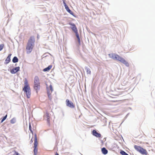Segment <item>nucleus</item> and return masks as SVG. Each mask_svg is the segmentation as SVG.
<instances>
[{
	"label": "nucleus",
	"mask_w": 155,
	"mask_h": 155,
	"mask_svg": "<svg viewBox=\"0 0 155 155\" xmlns=\"http://www.w3.org/2000/svg\"><path fill=\"white\" fill-rule=\"evenodd\" d=\"M4 46V45L3 44H2L0 45V51H1L3 48Z\"/></svg>",
	"instance_id": "4be33fe9"
},
{
	"label": "nucleus",
	"mask_w": 155,
	"mask_h": 155,
	"mask_svg": "<svg viewBox=\"0 0 155 155\" xmlns=\"http://www.w3.org/2000/svg\"><path fill=\"white\" fill-rule=\"evenodd\" d=\"M29 129L30 130V131L31 133L32 134H33V131L31 129V125L30 123L29 124Z\"/></svg>",
	"instance_id": "412c9836"
},
{
	"label": "nucleus",
	"mask_w": 155,
	"mask_h": 155,
	"mask_svg": "<svg viewBox=\"0 0 155 155\" xmlns=\"http://www.w3.org/2000/svg\"><path fill=\"white\" fill-rule=\"evenodd\" d=\"M7 117V115L6 114L5 116L1 120V123H2L6 118Z\"/></svg>",
	"instance_id": "aec40b11"
},
{
	"label": "nucleus",
	"mask_w": 155,
	"mask_h": 155,
	"mask_svg": "<svg viewBox=\"0 0 155 155\" xmlns=\"http://www.w3.org/2000/svg\"><path fill=\"white\" fill-rule=\"evenodd\" d=\"M55 155H59V154H58V153L57 152H56Z\"/></svg>",
	"instance_id": "a878e982"
},
{
	"label": "nucleus",
	"mask_w": 155,
	"mask_h": 155,
	"mask_svg": "<svg viewBox=\"0 0 155 155\" xmlns=\"http://www.w3.org/2000/svg\"><path fill=\"white\" fill-rule=\"evenodd\" d=\"M11 55V54H10L8 55V56L5 59V64H7L10 62L11 60L10 58Z\"/></svg>",
	"instance_id": "4468645a"
},
{
	"label": "nucleus",
	"mask_w": 155,
	"mask_h": 155,
	"mask_svg": "<svg viewBox=\"0 0 155 155\" xmlns=\"http://www.w3.org/2000/svg\"><path fill=\"white\" fill-rule=\"evenodd\" d=\"M40 84L39 79L37 76H36L34 78V88L38 94V91L40 89Z\"/></svg>",
	"instance_id": "20e7f679"
},
{
	"label": "nucleus",
	"mask_w": 155,
	"mask_h": 155,
	"mask_svg": "<svg viewBox=\"0 0 155 155\" xmlns=\"http://www.w3.org/2000/svg\"><path fill=\"white\" fill-rule=\"evenodd\" d=\"M47 92L48 97H49L53 91V89L51 85L49 86V87H47Z\"/></svg>",
	"instance_id": "9d476101"
},
{
	"label": "nucleus",
	"mask_w": 155,
	"mask_h": 155,
	"mask_svg": "<svg viewBox=\"0 0 155 155\" xmlns=\"http://www.w3.org/2000/svg\"><path fill=\"white\" fill-rule=\"evenodd\" d=\"M101 151L104 154H106L108 153L107 150L105 148L103 147L101 149Z\"/></svg>",
	"instance_id": "2eb2a0df"
},
{
	"label": "nucleus",
	"mask_w": 155,
	"mask_h": 155,
	"mask_svg": "<svg viewBox=\"0 0 155 155\" xmlns=\"http://www.w3.org/2000/svg\"><path fill=\"white\" fill-rule=\"evenodd\" d=\"M35 39L34 36H31L29 39L26 47V52L28 54L31 53L34 48Z\"/></svg>",
	"instance_id": "f257e3e1"
},
{
	"label": "nucleus",
	"mask_w": 155,
	"mask_h": 155,
	"mask_svg": "<svg viewBox=\"0 0 155 155\" xmlns=\"http://www.w3.org/2000/svg\"><path fill=\"white\" fill-rule=\"evenodd\" d=\"M120 153L122 155H129L128 154L126 153L125 152H124L123 150H121L120 151Z\"/></svg>",
	"instance_id": "6ab92c4d"
},
{
	"label": "nucleus",
	"mask_w": 155,
	"mask_h": 155,
	"mask_svg": "<svg viewBox=\"0 0 155 155\" xmlns=\"http://www.w3.org/2000/svg\"><path fill=\"white\" fill-rule=\"evenodd\" d=\"M86 70L87 74H91V71L89 68H87L86 69Z\"/></svg>",
	"instance_id": "a211bd4d"
},
{
	"label": "nucleus",
	"mask_w": 155,
	"mask_h": 155,
	"mask_svg": "<svg viewBox=\"0 0 155 155\" xmlns=\"http://www.w3.org/2000/svg\"><path fill=\"white\" fill-rule=\"evenodd\" d=\"M44 118L46 119L48 125L49 126H50V114L48 112H47L45 114H44Z\"/></svg>",
	"instance_id": "6e6552de"
},
{
	"label": "nucleus",
	"mask_w": 155,
	"mask_h": 155,
	"mask_svg": "<svg viewBox=\"0 0 155 155\" xmlns=\"http://www.w3.org/2000/svg\"><path fill=\"white\" fill-rule=\"evenodd\" d=\"M32 138H31V142L32 143L33 142V140H32Z\"/></svg>",
	"instance_id": "bb28decb"
},
{
	"label": "nucleus",
	"mask_w": 155,
	"mask_h": 155,
	"mask_svg": "<svg viewBox=\"0 0 155 155\" xmlns=\"http://www.w3.org/2000/svg\"><path fill=\"white\" fill-rule=\"evenodd\" d=\"M62 1L63 2V3L65 7V8L67 10V11L71 15H74V14L71 11L68 7L67 5H66V3H65V0H62Z\"/></svg>",
	"instance_id": "1a4fd4ad"
},
{
	"label": "nucleus",
	"mask_w": 155,
	"mask_h": 155,
	"mask_svg": "<svg viewBox=\"0 0 155 155\" xmlns=\"http://www.w3.org/2000/svg\"><path fill=\"white\" fill-rule=\"evenodd\" d=\"M38 142L36 134L35 135V140L34 143V152L35 155H36L38 151Z\"/></svg>",
	"instance_id": "423d86ee"
},
{
	"label": "nucleus",
	"mask_w": 155,
	"mask_h": 155,
	"mask_svg": "<svg viewBox=\"0 0 155 155\" xmlns=\"http://www.w3.org/2000/svg\"><path fill=\"white\" fill-rule=\"evenodd\" d=\"M75 33L76 34V36L77 39H79V38H80L79 35L78 33V31H77V32H75Z\"/></svg>",
	"instance_id": "5701e85b"
},
{
	"label": "nucleus",
	"mask_w": 155,
	"mask_h": 155,
	"mask_svg": "<svg viewBox=\"0 0 155 155\" xmlns=\"http://www.w3.org/2000/svg\"><path fill=\"white\" fill-rule=\"evenodd\" d=\"M52 66L51 65H50L48 66L44 69L43 70L44 71H49L52 68Z\"/></svg>",
	"instance_id": "dca6fc26"
},
{
	"label": "nucleus",
	"mask_w": 155,
	"mask_h": 155,
	"mask_svg": "<svg viewBox=\"0 0 155 155\" xmlns=\"http://www.w3.org/2000/svg\"><path fill=\"white\" fill-rule=\"evenodd\" d=\"M93 135L97 137H100L101 135L100 134L98 133L96 130H94L92 131Z\"/></svg>",
	"instance_id": "f8f14e48"
},
{
	"label": "nucleus",
	"mask_w": 155,
	"mask_h": 155,
	"mask_svg": "<svg viewBox=\"0 0 155 155\" xmlns=\"http://www.w3.org/2000/svg\"><path fill=\"white\" fill-rule=\"evenodd\" d=\"M134 148L136 150L142 154L147 155V152L146 150L140 146L135 145L134 146Z\"/></svg>",
	"instance_id": "39448f33"
},
{
	"label": "nucleus",
	"mask_w": 155,
	"mask_h": 155,
	"mask_svg": "<svg viewBox=\"0 0 155 155\" xmlns=\"http://www.w3.org/2000/svg\"><path fill=\"white\" fill-rule=\"evenodd\" d=\"M69 24L72 26L71 28L74 32H77V31H78L77 28L75 24L70 23H69Z\"/></svg>",
	"instance_id": "9b49d317"
},
{
	"label": "nucleus",
	"mask_w": 155,
	"mask_h": 155,
	"mask_svg": "<svg viewBox=\"0 0 155 155\" xmlns=\"http://www.w3.org/2000/svg\"><path fill=\"white\" fill-rule=\"evenodd\" d=\"M23 91H24L25 93L27 98H30L31 94V90L28 83V81L26 78H25V80L24 86L23 88Z\"/></svg>",
	"instance_id": "7ed1b4c3"
},
{
	"label": "nucleus",
	"mask_w": 155,
	"mask_h": 155,
	"mask_svg": "<svg viewBox=\"0 0 155 155\" xmlns=\"http://www.w3.org/2000/svg\"><path fill=\"white\" fill-rule=\"evenodd\" d=\"M78 42L79 43V45H81V41L80 38H79V39H78Z\"/></svg>",
	"instance_id": "393cba45"
},
{
	"label": "nucleus",
	"mask_w": 155,
	"mask_h": 155,
	"mask_svg": "<svg viewBox=\"0 0 155 155\" xmlns=\"http://www.w3.org/2000/svg\"><path fill=\"white\" fill-rule=\"evenodd\" d=\"M18 59L16 57H15L13 58L12 59V61L13 63H15L18 62Z\"/></svg>",
	"instance_id": "f3484780"
},
{
	"label": "nucleus",
	"mask_w": 155,
	"mask_h": 155,
	"mask_svg": "<svg viewBox=\"0 0 155 155\" xmlns=\"http://www.w3.org/2000/svg\"><path fill=\"white\" fill-rule=\"evenodd\" d=\"M20 68L19 67H16L10 71L12 74H15L19 70Z\"/></svg>",
	"instance_id": "ddd939ff"
},
{
	"label": "nucleus",
	"mask_w": 155,
	"mask_h": 155,
	"mask_svg": "<svg viewBox=\"0 0 155 155\" xmlns=\"http://www.w3.org/2000/svg\"><path fill=\"white\" fill-rule=\"evenodd\" d=\"M75 33L76 34V36L77 39H79V38H80L79 35L78 33V31H77V32H75Z\"/></svg>",
	"instance_id": "b1692460"
},
{
	"label": "nucleus",
	"mask_w": 155,
	"mask_h": 155,
	"mask_svg": "<svg viewBox=\"0 0 155 155\" xmlns=\"http://www.w3.org/2000/svg\"><path fill=\"white\" fill-rule=\"evenodd\" d=\"M110 58L114 60H118L124 64L127 67L129 66V63L124 58L120 57L117 54L114 53L110 54H108Z\"/></svg>",
	"instance_id": "f03ea898"
},
{
	"label": "nucleus",
	"mask_w": 155,
	"mask_h": 155,
	"mask_svg": "<svg viewBox=\"0 0 155 155\" xmlns=\"http://www.w3.org/2000/svg\"><path fill=\"white\" fill-rule=\"evenodd\" d=\"M66 106L70 108H75V105L72 102L69 101L68 99L66 100Z\"/></svg>",
	"instance_id": "0eeeda50"
}]
</instances>
